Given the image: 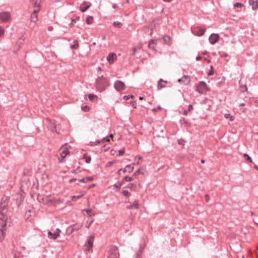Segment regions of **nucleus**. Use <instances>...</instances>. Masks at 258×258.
Masks as SVG:
<instances>
[{"label":"nucleus","instance_id":"obj_1","mask_svg":"<svg viewBox=\"0 0 258 258\" xmlns=\"http://www.w3.org/2000/svg\"><path fill=\"white\" fill-rule=\"evenodd\" d=\"M8 210V205H4L3 203H2L0 207V215H1L3 216V218H0V224L5 223L6 222H7V224H8V226H10L11 220L10 217H8L7 216Z\"/></svg>","mask_w":258,"mask_h":258},{"label":"nucleus","instance_id":"obj_2","mask_svg":"<svg viewBox=\"0 0 258 258\" xmlns=\"http://www.w3.org/2000/svg\"><path fill=\"white\" fill-rule=\"evenodd\" d=\"M96 86L100 92H102L105 90L108 86V81L102 76L96 79Z\"/></svg>","mask_w":258,"mask_h":258},{"label":"nucleus","instance_id":"obj_3","mask_svg":"<svg viewBox=\"0 0 258 258\" xmlns=\"http://www.w3.org/2000/svg\"><path fill=\"white\" fill-rule=\"evenodd\" d=\"M59 153L60 156V157L58 158L59 162L60 163L65 162V158L70 153L67 144L59 149Z\"/></svg>","mask_w":258,"mask_h":258},{"label":"nucleus","instance_id":"obj_4","mask_svg":"<svg viewBox=\"0 0 258 258\" xmlns=\"http://www.w3.org/2000/svg\"><path fill=\"white\" fill-rule=\"evenodd\" d=\"M119 256L117 247L115 245L110 246L107 250L108 258H118Z\"/></svg>","mask_w":258,"mask_h":258},{"label":"nucleus","instance_id":"obj_5","mask_svg":"<svg viewBox=\"0 0 258 258\" xmlns=\"http://www.w3.org/2000/svg\"><path fill=\"white\" fill-rule=\"evenodd\" d=\"M49 126L51 128L52 132H56L57 134H60L61 132V125L59 123L55 120H49Z\"/></svg>","mask_w":258,"mask_h":258},{"label":"nucleus","instance_id":"obj_6","mask_svg":"<svg viewBox=\"0 0 258 258\" xmlns=\"http://www.w3.org/2000/svg\"><path fill=\"white\" fill-rule=\"evenodd\" d=\"M208 90L206 83L204 81L200 82L196 89L197 91L200 94H203Z\"/></svg>","mask_w":258,"mask_h":258},{"label":"nucleus","instance_id":"obj_7","mask_svg":"<svg viewBox=\"0 0 258 258\" xmlns=\"http://www.w3.org/2000/svg\"><path fill=\"white\" fill-rule=\"evenodd\" d=\"M11 18V15L8 12H4L0 13V22L6 23L9 21Z\"/></svg>","mask_w":258,"mask_h":258},{"label":"nucleus","instance_id":"obj_8","mask_svg":"<svg viewBox=\"0 0 258 258\" xmlns=\"http://www.w3.org/2000/svg\"><path fill=\"white\" fill-rule=\"evenodd\" d=\"M114 87L117 91H121L124 90L125 86L122 81L117 80L114 84Z\"/></svg>","mask_w":258,"mask_h":258},{"label":"nucleus","instance_id":"obj_9","mask_svg":"<svg viewBox=\"0 0 258 258\" xmlns=\"http://www.w3.org/2000/svg\"><path fill=\"white\" fill-rule=\"evenodd\" d=\"M2 227L0 229V241H2L5 238V231L8 226V224L6 222L5 223H1Z\"/></svg>","mask_w":258,"mask_h":258},{"label":"nucleus","instance_id":"obj_10","mask_svg":"<svg viewBox=\"0 0 258 258\" xmlns=\"http://www.w3.org/2000/svg\"><path fill=\"white\" fill-rule=\"evenodd\" d=\"M40 11V8L37 7L36 8H35L34 10L33 13L31 15V21L33 22H36L38 20L37 18V13Z\"/></svg>","mask_w":258,"mask_h":258},{"label":"nucleus","instance_id":"obj_11","mask_svg":"<svg viewBox=\"0 0 258 258\" xmlns=\"http://www.w3.org/2000/svg\"><path fill=\"white\" fill-rule=\"evenodd\" d=\"M219 40V36L217 34H212L209 38L210 43L211 44H215Z\"/></svg>","mask_w":258,"mask_h":258},{"label":"nucleus","instance_id":"obj_12","mask_svg":"<svg viewBox=\"0 0 258 258\" xmlns=\"http://www.w3.org/2000/svg\"><path fill=\"white\" fill-rule=\"evenodd\" d=\"M178 82L181 84L187 85L190 83V78L189 76L185 75L179 79Z\"/></svg>","mask_w":258,"mask_h":258},{"label":"nucleus","instance_id":"obj_13","mask_svg":"<svg viewBox=\"0 0 258 258\" xmlns=\"http://www.w3.org/2000/svg\"><path fill=\"white\" fill-rule=\"evenodd\" d=\"M93 243V237L90 236L89 238L87 239V243L86 244V250H89L92 247Z\"/></svg>","mask_w":258,"mask_h":258},{"label":"nucleus","instance_id":"obj_14","mask_svg":"<svg viewBox=\"0 0 258 258\" xmlns=\"http://www.w3.org/2000/svg\"><path fill=\"white\" fill-rule=\"evenodd\" d=\"M167 83V81L163 80L162 79H160L158 82L157 88L158 89L160 90L162 88L166 87V84Z\"/></svg>","mask_w":258,"mask_h":258},{"label":"nucleus","instance_id":"obj_15","mask_svg":"<svg viewBox=\"0 0 258 258\" xmlns=\"http://www.w3.org/2000/svg\"><path fill=\"white\" fill-rule=\"evenodd\" d=\"M116 54L114 53H109L107 57V60L110 63H112L114 60L116 59Z\"/></svg>","mask_w":258,"mask_h":258},{"label":"nucleus","instance_id":"obj_16","mask_svg":"<svg viewBox=\"0 0 258 258\" xmlns=\"http://www.w3.org/2000/svg\"><path fill=\"white\" fill-rule=\"evenodd\" d=\"M126 208L128 209H138L139 205L138 202L137 201H135L133 202V204L130 203L128 205L126 206Z\"/></svg>","mask_w":258,"mask_h":258},{"label":"nucleus","instance_id":"obj_17","mask_svg":"<svg viewBox=\"0 0 258 258\" xmlns=\"http://www.w3.org/2000/svg\"><path fill=\"white\" fill-rule=\"evenodd\" d=\"M30 2L34 8H40L41 0H30Z\"/></svg>","mask_w":258,"mask_h":258},{"label":"nucleus","instance_id":"obj_18","mask_svg":"<svg viewBox=\"0 0 258 258\" xmlns=\"http://www.w3.org/2000/svg\"><path fill=\"white\" fill-rule=\"evenodd\" d=\"M90 7V5L87 4L86 2L83 3L80 7V10L82 12H84L87 11Z\"/></svg>","mask_w":258,"mask_h":258},{"label":"nucleus","instance_id":"obj_19","mask_svg":"<svg viewBox=\"0 0 258 258\" xmlns=\"http://www.w3.org/2000/svg\"><path fill=\"white\" fill-rule=\"evenodd\" d=\"M79 181L84 182V183H87L88 182H90L93 180L92 177H87L82 179H78Z\"/></svg>","mask_w":258,"mask_h":258},{"label":"nucleus","instance_id":"obj_20","mask_svg":"<svg viewBox=\"0 0 258 258\" xmlns=\"http://www.w3.org/2000/svg\"><path fill=\"white\" fill-rule=\"evenodd\" d=\"M60 230H59V229H56L55 232L52 233V238L53 239H56L60 235Z\"/></svg>","mask_w":258,"mask_h":258},{"label":"nucleus","instance_id":"obj_21","mask_svg":"<svg viewBox=\"0 0 258 258\" xmlns=\"http://www.w3.org/2000/svg\"><path fill=\"white\" fill-rule=\"evenodd\" d=\"M206 31V30L205 29L203 28H198L197 32H195V33H196V34L199 36H201L203 35Z\"/></svg>","mask_w":258,"mask_h":258},{"label":"nucleus","instance_id":"obj_22","mask_svg":"<svg viewBox=\"0 0 258 258\" xmlns=\"http://www.w3.org/2000/svg\"><path fill=\"white\" fill-rule=\"evenodd\" d=\"M113 138V135L111 134L109 136L106 137L105 138H104L102 141H99L98 142V144H100L101 142H109L110 141V138Z\"/></svg>","mask_w":258,"mask_h":258},{"label":"nucleus","instance_id":"obj_23","mask_svg":"<svg viewBox=\"0 0 258 258\" xmlns=\"http://www.w3.org/2000/svg\"><path fill=\"white\" fill-rule=\"evenodd\" d=\"M83 159H85V162L86 163H90L91 160V158L90 156H87L85 154L84 155Z\"/></svg>","mask_w":258,"mask_h":258},{"label":"nucleus","instance_id":"obj_24","mask_svg":"<svg viewBox=\"0 0 258 258\" xmlns=\"http://www.w3.org/2000/svg\"><path fill=\"white\" fill-rule=\"evenodd\" d=\"M74 44L71 46V48L72 49H77L79 47V43L77 40H75L73 42Z\"/></svg>","mask_w":258,"mask_h":258},{"label":"nucleus","instance_id":"obj_25","mask_svg":"<svg viewBox=\"0 0 258 258\" xmlns=\"http://www.w3.org/2000/svg\"><path fill=\"white\" fill-rule=\"evenodd\" d=\"M126 170L129 173L132 172L134 170V167L131 165H127L126 166Z\"/></svg>","mask_w":258,"mask_h":258},{"label":"nucleus","instance_id":"obj_26","mask_svg":"<svg viewBox=\"0 0 258 258\" xmlns=\"http://www.w3.org/2000/svg\"><path fill=\"white\" fill-rule=\"evenodd\" d=\"M88 98L90 100L93 101V100H94V99H97V97L96 95H93L92 94H89L88 95Z\"/></svg>","mask_w":258,"mask_h":258},{"label":"nucleus","instance_id":"obj_27","mask_svg":"<svg viewBox=\"0 0 258 258\" xmlns=\"http://www.w3.org/2000/svg\"><path fill=\"white\" fill-rule=\"evenodd\" d=\"M82 227V225L80 224H76L73 225V230L77 231L81 227Z\"/></svg>","mask_w":258,"mask_h":258},{"label":"nucleus","instance_id":"obj_28","mask_svg":"<svg viewBox=\"0 0 258 258\" xmlns=\"http://www.w3.org/2000/svg\"><path fill=\"white\" fill-rule=\"evenodd\" d=\"M121 193L124 196L129 197L131 196V193L127 190H123L122 191Z\"/></svg>","mask_w":258,"mask_h":258},{"label":"nucleus","instance_id":"obj_29","mask_svg":"<svg viewBox=\"0 0 258 258\" xmlns=\"http://www.w3.org/2000/svg\"><path fill=\"white\" fill-rule=\"evenodd\" d=\"M113 25L116 27L120 28L122 24L120 22H119L118 21H116V22H113Z\"/></svg>","mask_w":258,"mask_h":258},{"label":"nucleus","instance_id":"obj_30","mask_svg":"<svg viewBox=\"0 0 258 258\" xmlns=\"http://www.w3.org/2000/svg\"><path fill=\"white\" fill-rule=\"evenodd\" d=\"M244 156L246 158V159L247 161H249V162H252V159L248 154H244Z\"/></svg>","mask_w":258,"mask_h":258},{"label":"nucleus","instance_id":"obj_31","mask_svg":"<svg viewBox=\"0 0 258 258\" xmlns=\"http://www.w3.org/2000/svg\"><path fill=\"white\" fill-rule=\"evenodd\" d=\"M224 116L226 118H228L229 117L230 120L231 121H233L234 120V117L232 116H230V115L229 114H227V113L225 114Z\"/></svg>","mask_w":258,"mask_h":258},{"label":"nucleus","instance_id":"obj_32","mask_svg":"<svg viewBox=\"0 0 258 258\" xmlns=\"http://www.w3.org/2000/svg\"><path fill=\"white\" fill-rule=\"evenodd\" d=\"M243 6V4L240 3H236L234 4L235 8H241Z\"/></svg>","mask_w":258,"mask_h":258},{"label":"nucleus","instance_id":"obj_33","mask_svg":"<svg viewBox=\"0 0 258 258\" xmlns=\"http://www.w3.org/2000/svg\"><path fill=\"white\" fill-rule=\"evenodd\" d=\"M126 172H127V170H126V167L124 168V169H119L118 171V173L119 174H121V172L124 173H125Z\"/></svg>","mask_w":258,"mask_h":258},{"label":"nucleus","instance_id":"obj_34","mask_svg":"<svg viewBox=\"0 0 258 258\" xmlns=\"http://www.w3.org/2000/svg\"><path fill=\"white\" fill-rule=\"evenodd\" d=\"M85 211H86V212L87 213V214L91 216H92V215H93L92 214V210L91 209H86V210H85Z\"/></svg>","mask_w":258,"mask_h":258},{"label":"nucleus","instance_id":"obj_35","mask_svg":"<svg viewBox=\"0 0 258 258\" xmlns=\"http://www.w3.org/2000/svg\"><path fill=\"white\" fill-rule=\"evenodd\" d=\"M124 180H125L126 181H131L133 180V178L131 177L126 176L124 177Z\"/></svg>","mask_w":258,"mask_h":258},{"label":"nucleus","instance_id":"obj_36","mask_svg":"<svg viewBox=\"0 0 258 258\" xmlns=\"http://www.w3.org/2000/svg\"><path fill=\"white\" fill-rule=\"evenodd\" d=\"M5 33L4 29L0 26V37H2L4 35Z\"/></svg>","mask_w":258,"mask_h":258},{"label":"nucleus","instance_id":"obj_37","mask_svg":"<svg viewBox=\"0 0 258 258\" xmlns=\"http://www.w3.org/2000/svg\"><path fill=\"white\" fill-rule=\"evenodd\" d=\"M124 152H125V150L124 149H122L121 150H120L119 151H118V156H122L124 153Z\"/></svg>","mask_w":258,"mask_h":258},{"label":"nucleus","instance_id":"obj_38","mask_svg":"<svg viewBox=\"0 0 258 258\" xmlns=\"http://www.w3.org/2000/svg\"><path fill=\"white\" fill-rule=\"evenodd\" d=\"M93 20V17H88L87 20H86V23L88 24H91V21Z\"/></svg>","mask_w":258,"mask_h":258},{"label":"nucleus","instance_id":"obj_39","mask_svg":"<svg viewBox=\"0 0 258 258\" xmlns=\"http://www.w3.org/2000/svg\"><path fill=\"white\" fill-rule=\"evenodd\" d=\"M83 194H81L78 196H74L72 197V200H73L75 198L80 199L83 196Z\"/></svg>","mask_w":258,"mask_h":258},{"label":"nucleus","instance_id":"obj_40","mask_svg":"<svg viewBox=\"0 0 258 258\" xmlns=\"http://www.w3.org/2000/svg\"><path fill=\"white\" fill-rule=\"evenodd\" d=\"M121 185H122V183L118 182V184H114V186L119 189Z\"/></svg>","mask_w":258,"mask_h":258},{"label":"nucleus","instance_id":"obj_41","mask_svg":"<svg viewBox=\"0 0 258 258\" xmlns=\"http://www.w3.org/2000/svg\"><path fill=\"white\" fill-rule=\"evenodd\" d=\"M253 10H255L256 9H258V2H256V5H253L252 7Z\"/></svg>","mask_w":258,"mask_h":258},{"label":"nucleus","instance_id":"obj_42","mask_svg":"<svg viewBox=\"0 0 258 258\" xmlns=\"http://www.w3.org/2000/svg\"><path fill=\"white\" fill-rule=\"evenodd\" d=\"M82 109L84 110L85 111H87L89 110V107L88 106L86 105L84 107H82Z\"/></svg>","mask_w":258,"mask_h":258},{"label":"nucleus","instance_id":"obj_43","mask_svg":"<svg viewBox=\"0 0 258 258\" xmlns=\"http://www.w3.org/2000/svg\"><path fill=\"white\" fill-rule=\"evenodd\" d=\"M156 41V40H154V39L151 40L149 42L150 45H152L153 44H155Z\"/></svg>","mask_w":258,"mask_h":258},{"label":"nucleus","instance_id":"obj_44","mask_svg":"<svg viewBox=\"0 0 258 258\" xmlns=\"http://www.w3.org/2000/svg\"><path fill=\"white\" fill-rule=\"evenodd\" d=\"M134 183H129L127 185L126 187L127 188H133V186L134 185Z\"/></svg>","mask_w":258,"mask_h":258},{"label":"nucleus","instance_id":"obj_45","mask_svg":"<svg viewBox=\"0 0 258 258\" xmlns=\"http://www.w3.org/2000/svg\"><path fill=\"white\" fill-rule=\"evenodd\" d=\"M193 109V106L191 104H189L188 107V111H190Z\"/></svg>","mask_w":258,"mask_h":258},{"label":"nucleus","instance_id":"obj_46","mask_svg":"<svg viewBox=\"0 0 258 258\" xmlns=\"http://www.w3.org/2000/svg\"><path fill=\"white\" fill-rule=\"evenodd\" d=\"M76 19H72V22L69 24L70 26H72L75 23H76Z\"/></svg>","mask_w":258,"mask_h":258},{"label":"nucleus","instance_id":"obj_47","mask_svg":"<svg viewBox=\"0 0 258 258\" xmlns=\"http://www.w3.org/2000/svg\"><path fill=\"white\" fill-rule=\"evenodd\" d=\"M137 49V48L135 47L133 48L132 55H134L135 54Z\"/></svg>","mask_w":258,"mask_h":258},{"label":"nucleus","instance_id":"obj_48","mask_svg":"<svg viewBox=\"0 0 258 258\" xmlns=\"http://www.w3.org/2000/svg\"><path fill=\"white\" fill-rule=\"evenodd\" d=\"M130 97H131V98H133V95H131V96H124L123 97V98H124V99H125L126 100L128 99Z\"/></svg>","mask_w":258,"mask_h":258},{"label":"nucleus","instance_id":"obj_49","mask_svg":"<svg viewBox=\"0 0 258 258\" xmlns=\"http://www.w3.org/2000/svg\"><path fill=\"white\" fill-rule=\"evenodd\" d=\"M20 40H22V42H20L19 43V48L21 47V45L23 44V41H24V40L23 39H22V38H21L20 39Z\"/></svg>","mask_w":258,"mask_h":258},{"label":"nucleus","instance_id":"obj_50","mask_svg":"<svg viewBox=\"0 0 258 258\" xmlns=\"http://www.w3.org/2000/svg\"><path fill=\"white\" fill-rule=\"evenodd\" d=\"M114 163H115L114 161L109 162L108 163V166H110L112 165Z\"/></svg>","mask_w":258,"mask_h":258},{"label":"nucleus","instance_id":"obj_51","mask_svg":"<svg viewBox=\"0 0 258 258\" xmlns=\"http://www.w3.org/2000/svg\"><path fill=\"white\" fill-rule=\"evenodd\" d=\"M140 171H141V170L138 169L137 171H136L135 172L134 175H137L139 174L140 173Z\"/></svg>","mask_w":258,"mask_h":258},{"label":"nucleus","instance_id":"obj_52","mask_svg":"<svg viewBox=\"0 0 258 258\" xmlns=\"http://www.w3.org/2000/svg\"><path fill=\"white\" fill-rule=\"evenodd\" d=\"M77 180H78V179H76V178H72V179H71L70 180V182L72 183V182H74V181H76Z\"/></svg>","mask_w":258,"mask_h":258},{"label":"nucleus","instance_id":"obj_53","mask_svg":"<svg viewBox=\"0 0 258 258\" xmlns=\"http://www.w3.org/2000/svg\"><path fill=\"white\" fill-rule=\"evenodd\" d=\"M202 58V57L201 56H198L196 57V60L198 61L200 60Z\"/></svg>","mask_w":258,"mask_h":258},{"label":"nucleus","instance_id":"obj_54","mask_svg":"<svg viewBox=\"0 0 258 258\" xmlns=\"http://www.w3.org/2000/svg\"><path fill=\"white\" fill-rule=\"evenodd\" d=\"M8 200V197H4L2 198V201L4 202H6Z\"/></svg>","mask_w":258,"mask_h":258},{"label":"nucleus","instance_id":"obj_55","mask_svg":"<svg viewBox=\"0 0 258 258\" xmlns=\"http://www.w3.org/2000/svg\"><path fill=\"white\" fill-rule=\"evenodd\" d=\"M254 0H249V3L250 5H253L254 4Z\"/></svg>","mask_w":258,"mask_h":258},{"label":"nucleus","instance_id":"obj_56","mask_svg":"<svg viewBox=\"0 0 258 258\" xmlns=\"http://www.w3.org/2000/svg\"><path fill=\"white\" fill-rule=\"evenodd\" d=\"M188 111L186 110H184L183 111V114L186 115L188 113Z\"/></svg>","mask_w":258,"mask_h":258},{"label":"nucleus","instance_id":"obj_57","mask_svg":"<svg viewBox=\"0 0 258 258\" xmlns=\"http://www.w3.org/2000/svg\"><path fill=\"white\" fill-rule=\"evenodd\" d=\"M205 198H206V200H207V201L209 200V195H206L205 196Z\"/></svg>","mask_w":258,"mask_h":258},{"label":"nucleus","instance_id":"obj_58","mask_svg":"<svg viewBox=\"0 0 258 258\" xmlns=\"http://www.w3.org/2000/svg\"><path fill=\"white\" fill-rule=\"evenodd\" d=\"M169 39V37H164V40L165 41H167V40Z\"/></svg>","mask_w":258,"mask_h":258},{"label":"nucleus","instance_id":"obj_59","mask_svg":"<svg viewBox=\"0 0 258 258\" xmlns=\"http://www.w3.org/2000/svg\"><path fill=\"white\" fill-rule=\"evenodd\" d=\"M48 234L49 236H52V233L50 231H49L48 233Z\"/></svg>","mask_w":258,"mask_h":258},{"label":"nucleus","instance_id":"obj_60","mask_svg":"<svg viewBox=\"0 0 258 258\" xmlns=\"http://www.w3.org/2000/svg\"><path fill=\"white\" fill-rule=\"evenodd\" d=\"M52 29H53V28H52V27H51V26H49V27H48V30H49V31H51V30H52Z\"/></svg>","mask_w":258,"mask_h":258},{"label":"nucleus","instance_id":"obj_61","mask_svg":"<svg viewBox=\"0 0 258 258\" xmlns=\"http://www.w3.org/2000/svg\"><path fill=\"white\" fill-rule=\"evenodd\" d=\"M149 47L150 48H152L153 49H154V47L152 46V45H150V43H149V45H148Z\"/></svg>","mask_w":258,"mask_h":258},{"label":"nucleus","instance_id":"obj_62","mask_svg":"<svg viewBox=\"0 0 258 258\" xmlns=\"http://www.w3.org/2000/svg\"><path fill=\"white\" fill-rule=\"evenodd\" d=\"M245 105V104L244 103H241L240 104V106H243Z\"/></svg>","mask_w":258,"mask_h":258},{"label":"nucleus","instance_id":"obj_63","mask_svg":"<svg viewBox=\"0 0 258 258\" xmlns=\"http://www.w3.org/2000/svg\"><path fill=\"white\" fill-rule=\"evenodd\" d=\"M139 99H140V100H143V99H144V97H143L141 96V97H139Z\"/></svg>","mask_w":258,"mask_h":258},{"label":"nucleus","instance_id":"obj_64","mask_svg":"<svg viewBox=\"0 0 258 258\" xmlns=\"http://www.w3.org/2000/svg\"><path fill=\"white\" fill-rule=\"evenodd\" d=\"M208 53V52L207 51H205L204 52H203V54H207Z\"/></svg>","mask_w":258,"mask_h":258}]
</instances>
